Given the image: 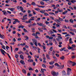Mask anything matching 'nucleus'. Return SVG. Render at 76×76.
I'll list each match as a JSON object with an SVG mask.
<instances>
[{
	"label": "nucleus",
	"instance_id": "nucleus-58",
	"mask_svg": "<svg viewBox=\"0 0 76 76\" xmlns=\"http://www.w3.org/2000/svg\"><path fill=\"white\" fill-rule=\"evenodd\" d=\"M64 21L65 22H69V20H67L65 19Z\"/></svg>",
	"mask_w": 76,
	"mask_h": 76
},
{
	"label": "nucleus",
	"instance_id": "nucleus-40",
	"mask_svg": "<svg viewBox=\"0 0 76 76\" xmlns=\"http://www.w3.org/2000/svg\"><path fill=\"white\" fill-rule=\"evenodd\" d=\"M58 38L59 39H62V37H61L58 36Z\"/></svg>",
	"mask_w": 76,
	"mask_h": 76
},
{
	"label": "nucleus",
	"instance_id": "nucleus-24",
	"mask_svg": "<svg viewBox=\"0 0 76 76\" xmlns=\"http://www.w3.org/2000/svg\"><path fill=\"white\" fill-rule=\"evenodd\" d=\"M20 8L22 12H23V8L22 7V6L20 7Z\"/></svg>",
	"mask_w": 76,
	"mask_h": 76
},
{
	"label": "nucleus",
	"instance_id": "nucleus-44",
	"mask_svg": "<svg viewBox=\"0 0 76 76\" xmlns=\"http://www.w3.org/2000/svg\"><path fill=\"white\" fill-rule=\"evenodd\" d=\"M22 72L24 73H26V71L25 69H23L22 70Z\"/></svg>",
	"mask_w": 76,
	"mask_h": 76
},
{
	"label": "nucleus",
	"instance_id": "nucleus-50",
	"mask_svg": "<svg viewBox=\"0 0 76 76\" xmlns=\"http://www.w3.org/2000/svg\"><path fill=\"white\" fill-rule=\"evenodd\" d=\"M49 39H53V37H49Z\"/></svg>",
	"mask_w": 76,
	"mask_h": 76
},
{
	"label": "nucleus",
	"instance_id": "nucleus-61",
	"mask_svg": "<svg viewBox=\"0 0 76 76\" xmlns=\"http://www.w3.org/2000/svg\"><path fill=\"white\" fill-rule=\"evenodd\" d=\"M9 48V46H6V49H7V50H8V49Z\"/></svg>",
	"mask_w": 76,
	"mask_h": 76
},
{
	"label": "nucleus",
	"instance_id": "nucleus-29",
	"mask_svg": "<svg viewBox=\"0 0 76 76\" xmlns=\"http://www.w3.org/2000/svg\"><path fill=\"white\" fill-rule=\"evenodd\" d=\"M69 33L70 34H71V35H75V33L72 32L70 31Z\"/></svg>",
	"mask_w": 76,
	"mask_h": 76
},
{
	"label": "nucleus",
	"instance_id": "nucleus-51",
	"mask_svg": "<svg viewBox=\"0 0 76 76\" xmlns=\"http://www.w3.org/2000/svg\"><path fill=\"white\" fill-rule=\"evenodd\" d=\"M9 1H10V0H7V1H6L5 2L6 3H9Z\"/></svg>",
	"mask_w": 76,
	"mask_h": 76
},
{
	"label": "nucleus",
	"instance_id": "nucleus-20",
	"mask_svg": "<svg viewBox=\"0 0 76 76\" xmlns=\"http://www.w3.org/2000/svg\"><path fill=\"white\" fill-rule=\"evenodd\" d=\"M37 24L39 25V26H42L43 24L42 23H37Z\"/></svg>",
	"mask_w": 76,
	"mask_h": 76
},
{
	"label": "nucleus",
	"instance_id": "nucleus-49",
	"mask_svg": "<svg viewBox=\"0 0 76 76\" xmlns=\"http://www.w3.org/2000/svg\"><path fill=\"white\" fill-rule=\"evenodd\" d=\"M49 13L50 15H55L54 13H53V12H50Z\"/></svg>",
	"mask_w": 76,
	"mask_h": 76
},
{
	"label": "nucleus",
	"instance_id": "nucleus-54",
	"mask_svg": "<svg viewBox=\"0 0 76 76\" xmlns=\"http://www.w3.org/2000/svg\"><path fill=\"white\" fill-rule=\"evenodd\" d=\"M72 58H76V56H73L72 57Z\"/></svg>",
	"mask_w": 76,
	"mask_h": 76
},
{
	"label": "nucleus",
	"instance_id": "nucleus-53",
	"mask_svg": "<svg viewBox=\"0 0 76 76\" xmlns=\"http://www.w3.org/2000/svg\"><path fill=\"white\" fill-rule=\"evenodd\" d=\"M53 67H54L53 66H49V68L50 69H53Z\"/></svg>",
	"mask_w": 76,
	"mask_h": 76
},
{
	"label": "nucleus",
	"instance_id": "nucleus-37",
	"mask_svg": "<svg viewBox=\"0 0 76 76\" xmlns=\"http://www.w3.org/2000/svg\"><path fill=\"white\" fill-rule=\"evenodd\" d=\"M67 11H65L64 12H63V13L64 15H66V14L67 13Z\"/></svg>",
	"mask_w": 76,
	"mask_h": 76
},
{
	"label": "nucleus",
	"instance_id": "nucleus-19",
	"mask_svg": "<svg viewBox=\"0 0 76 76\" xmlns=\"http://www.w3.org/2000/svg\"><path fill=\"white\" fill-rule=\"evenodd\" d=\"M69 22L71 23H73V20L72 19H70L69 20Z\"/></svg>",
	"mask_w": 76,
	"mask_h": 76
},
{
	"label": "nucleus",
	"instance_id": "nucleus-8",
	"mask_svg": "<svg viewBox=\"0 0 76 76\" xmlns=\"http://www.w3.org/2000/svg\"><path fill=\"white\" fill-rule=\"evenodd\" d=\"M20 63H21L22 64H23V65H25V62H24V61L21 60L20 61Z\"/></svg>",
	"mask_w": 76,
	"mask_h": 76
},
{
	"label": "nucleus",
	"instance_id": "nucleus-35",
	"mask_svg": "<svg viewBox=\"0 0 76 76\" xmlns=\"http://www.w3.org/2000/svg\"><path fill=\"white\" fill-rule=\"evenodd\" d=\"M69 39V37H67L65 38V41H67Z\"/></svg>",
	"mask_w": 76,
	"mask_h": 76
},
{
	"label": "nucleus",
	"instance_id": "nucleus-9",
	"mask_svg": "<svg viewBox=\"0 0 76 76\" xmlns=\"http://www.w3.org/2000/svg\"><path fill=\"white\" fill-rule=\"evenodd\" d=\"M0 37L1 38H2V39H4L5 37L3 35H1V34L0 33Z\"/></svg>",
	"mask_w": 76,
	"mask_h": 76
},
{
	"label": "nucleus",
	"instance_id": "nucleus-14",
	"mask_svg": "<svg viewBox=\"0 0 76 76\" xmlns=\"http://www.w3.org/2000/svg\"><path fill=\"white\" fill-rule=\"evenodd\" d=\"M25 54H27L28 56V58H29V53H28V50H26V52H25Z\"/></svg>",
	"mask_w": 76,
	"mask_h": 76
},
{
	"label": "nucleus",
	"instance_id": "nucleus-4",
	"mask_svg": "<svg viewBox=\"0 0 76 76\" xmlns=\"http://www.w3.org/2000/svg\"><path fill=\"white\" fill-rule=\"evenodd\" d=\"M0 50L2 54H3V55H4V56H5V54H6V52H5V51H4V50L1 49H0Z\"/></svg>",
	"mask_w": 76,
	"mask_h": 76
},
{
	"label": "nucleus",
	"instance_id": "nucleus-12",
	"mask_svg": "<svg viewBox=\"0 0 76 76\" xmlns=\"http://www.w3.org/2000/svg\"><path fill=\"white\" fill-rule=\"evenodd\" d=\"M68 63L69 64H72L73 63V62H72V61H68Z\"/></svg>",
	"mask_w": 76,
	"mask_h": 76
},
{
	"label": "nucleus",
	"instance_id": "nucleus-1",
	"mask_svg": "<svg viewBox=\"0 0 76 76\" xmlns=\"http://www.w3.org/2000/svg\"><path fill=\"white\" fill-rule=\"evenodd\" d=\"M54 20L55 22H56L57 23H58L59 24H60L59 23H61V22H60V21H61V22H63V21H64V20H63V18H61L60 17H59L58 20L56 19Z\"/></svg>",
	"mask_w": 76,
	"mask_h": 76
},
{
	"label": "nucleus",
	"instance_id": "nucleus-57",
	"mask_svg": "<svg viewBox=\"0 0 76 76\" xmlns=\"http://www.w3.org/2000/svg\"><path fill=\"white\" fill-rule=\"evenodd\" d=\"M42 66L43 67H44L45 68L46 67V66H45V64H42Z\"/></svg>",
	"mask_w": 76,
	"mask_h": 76
},
{
	"label": "nucleus",
	"instance_id": "nucleus-13",
	"mask_svg": "<svg viewBox=\"0 0 76 76\" xmlns=\"http://www.w3.org/2000/svg\"><path fill=\"white\" fill-rule=\"evenodd\" d=\"M20 58H21V59H22V60L24 59V58L23 57V55L22 54H21L20 55Z\"/></svg>",
	"mask_w": 76,
	"mask_h": 76
},
{
	"label": "nucleus",
	"instance_id": "nucleus-25",
	"mask_svg": "<svg viewBox=\"0 0 76 76\" xmlns=\"http://www.w3.org/2000/svg\"><path fill=\"white\" fill-rule=\"evenodd\" d=\"M35 10L36 11H37L38 12H39V10H40V9L39 8H36L35 9Z\"/></svg>",
	"mask_w": 76,
	"mask_h": 76
},
{
	"label": "nucleus",
	"instance_id": "nucleus-32",
	"mask_svg": "<svg viewBox=\"0 0 76 76\" xmlns=\"http://www.w3.org/2000/svg\"><path fill=\"white\" fill-rule=\"evenodd\" d=\"M54 63V61H53V62H49V64L50 65H52V64H53Z\"/></svg>",
	"mask_w": 76,
	"mask_h": 76
},
{
	"label": "nucleus",
	"instance_id": "nucleus-5",
	"mask_svg": "<svg viewBox=\"0 0 76 76\" xmlns=\"http://www.w3.org/2000/svg\"><path fill=\"white\" fill-rule=\"evenodd\" d=\"M71 70H72V69H71L69 68H68L67 69V75H70V72H71Z\"/></svg>",
	"mask_w": 76,
	"mask_h": 76
},
{
	"label": "nucleus",
	"instance_id": "nucleus-41",
	"mask_svg": "<svg viewBox=\"0 0 76 76\" xmlns=\"http://www.w3.org/2000/svg\"><path fill=\"white\" fill-rule=\"evenodd\" d=\"M26 44V43H24L23 44H21V45H22V46H24V45H25Z\"/></svg>",
	"mask_w": 76,
	"mask_h": 76
},
{
	"label": "nucleus",
	"instance_id": "nucleus-36",
	"mask_svg": "<svg viewBox=\"0 0 76 76\" xmlns=\"http://www.w3.org/2000/svg\"><path fill=\"white\" fill-rule=\"evenodd\" d=\"M76 1L75 0H72L71 1V3H75V2H76Z\"/></svg>",
	"mask_w": 76,
	"mask_h": 76
},
{
	"label": "nucleus",
	"instance_id": "nucleus-46",
	"mask_svg": "<svg viewBox=\"0 0 76 76\" xmlns=\"http://www.w3.org/2000/svg\"><path fill=\"white\" fill-rule=\"evenodd\" d=\"M44 15H45V16H49V15H48V13H44Z\"/></svg>",
	"mask_w": 76,
	"mask_h": 76
},
{
	"label": "nucleus",
	"instance_id": "nucleus-45",
	"mask_svg": "<svg viewBox=\"0 0 76 76\" xmlns=\"http://www.w3.org/2000/svg\"><path fill=\"white\" fill-rule=\"evenodd\" d=\"M72 64V66H75V65H76V64L75 63L73 62Z\"/></svg>",
	"mask_w": 76,
	"mask_h": 76
},
{
	"label": "nucleus",
	"instance_id": "nucleus-26",
	"mask_svg": "<svg viewBox=\"0 0 76 76\" xmlns=\"http://www.w3.org/2000/svg\"><path fill=\"white\" fill-rule=\"evenodd\" d=\"M32 20H35L34 19H30L29 21V23H31Z\"/></svg>",
	"mask_w": 76,
	"mask_h": 76
},
{
	"label": "nucleus",
	"instance_id": "nucleus-17",
	"mask_svg": "<svg viewBox=\"0 0 76 76\" xmlns=\"http://www.w3.org/2000/svg\"><path fill=\"white\" fill-rule=\"evenodd\" d=\"M70 31H72V32H76V29H70Z\"/></svg>",
	"mask_w": 76,
	"mask_h": 76
},
{
	"label": "nucleus",
	"instance_id": "nucleus-6",
	"mask_svg": "<svg viewBox=\"0 0 76 76\" xmlns=\"http://www.w3.org/2000/svg\"><path fill=\"white\" fill-rule=\"evenodd\" d=\"M62 76H66V72H65L64 71H62Z\"/></svg>",
	"mask_w": 76,
	"mask_h": 76
},
{
	"label": "nucleus",
	"instance_id": "nucleus-15",
	"mask_svg": "<svg viewBox=\"0 0 76 76\" xmlns=\"http://www.w3.org/2000/svg\"><path fill=\"white\" fill-rule=\"evenodd\" d=\"M44 70L45 71H47V70L45 69H41V71H42V73H44Z\"/></svg>",
	"mask_w": 76,
	"mask_h": 76
},
{
	"label": "nucleus",
	"instance_id": "nucleus-38",
	"mask_svg": "<svg viewBox=\"0 0 76 76\" xmlns=\"http://www.w3.org/2000/svg\"><path fill=\"white\" fill-rule=\"evenodd\" d=\"M29 62H34V60L32 59H31V60L29 59Z\"/></svg>",
	"mask_w": 76,
	"mask_h": 76
},
{
	"label": "nucleus",
	"instance_id": "nucleus-56",
	"mask_svg": "<svg viewBox=\"0 0 76 76\" xmlns=\"http://www.w3.org/2000/svg\"><path fill=\"white\" fill-rule=\"evenodd\" d=\"M14 10H15V8H11V11H13Z\"/></svg>",
	"mask_w": 76,
	"mask_h": 76
},
{
	"label": "nucleus",
	"instance_id": "nucleus-42",
	"mask_svg": "<svg viewBox=\"0 0 76 76\" xmlns=\"http://www.w3.org/2000/svg\"><path fill=\"white\" fill-rule=\"evenodd\" d=\"M1 48H2L4 49V50H5L6 49V48H5V46L4 45H2V46H1Z\"/></svg>",
	"mask_w": 76,
	"mask_h": 76
},
{
	"label": "nucleus",
	"instance_id": "nucleus-18",
	"mask_svg": "<svg viewBox=\"0 0 76 76\" xmlns=\"http://www.w3.org/2000/svg\"><path fill=\"white\" fill-rule=\"evenodd\" d=\"M46 58L48 60H50V58L48 54H46Z\"/></svg>",
	"mask_w": 76,
	"mask_h": 76
},
{
	"label": "nucleus",
	"instance_id": "nucleus-63",
	"mask_svg": "<svg viewBox=\"0 0 76 76\" xmlns=\"http://www.w3.org/2000/svg\"><path fill=\"white\" fill-rule=\"evenodd\" d=\"M40 12L41 13H42L43 14H44V11L42 10L40 11Z\"/></svg>",
	"mask_w": 76,
	"mask_h": 76
},
{
	"label": "nucleus",
	"instance_id": "nucleus-59",
	"mask_svg": "<svg viewBox=\"0 0 76 76\" xmlns=\"http://www.w3.org/2000/svg\"><path fill=\"white\" fill-rule=\"evenodd\" d=\"M32 12H33V14H34V15H36V13L35 12V11H34V10H33Z\"/></svg>",
	"mask_w": 76,
	"mask_h": 76
},
{
	"label": "nucleus",
	"instance_id": "nucleus-21",
	"mask_svg": "<svg viewBox=\"0 0 76 76\" xmlns=\"http://www.w3.org/2000/svg\"><path fill=\"white\" fill-rule=\"evenodd\" d=\"M24 37L26 38V39H25L26 41V40H28V39L29 38V37L27 36H25Z\"/></svg>",
	"mask_w": 76,
	"mask_h": 76
},
{
	"label": "nucleus",
	"instance_id": "nucleus-48",
	"mask_svg": "<svg viewBox=\"0 0 76 76\" xmlns=\"http://www.w3.org/2000/svg\"><path fill=\"white\" fill-rule=\"evenodd\" d=\"M52 54L53 56H54V54H55V52L54 51L52 52Z\"/></svg>",
	"mask_w": 76,
	"mask_h": 76
},
{
	"label": "nucleus",
	"instance_id": "nucleus-2",
	"mask_svg": "<svg viewBox=\"0 0 76 76\" xmlns=\"http://www.w3.org/2000/svg\"><path fill=\"white\" fill-rule=\"evenodd\" d=\"M51 74L53 76H57L58 75V72L56 73V72L54 71H52L51 72Z\"/></svg>",
	"mask_w": 76,
	"mask_h": 76
},
{
	"label": "nucleus",
	"instance_id": "nucleus-31",
	"mask_svg": "<svg viewBox=\"0 0 76 76\" xmlns=\"http://www.w3.org/2000/svg\"><path fill=\"white\" fill-rule=\"evenodd\" d=\"M31 4L32 5H33V6H35V5H36V4L35 3L33 2L31 3Z\"/></svg>",
	"mask_w": 76,
	"mask_h": 76
},
{
	"label": "nucleus",
	"instance_id": "nucleus-30",
	"mask_svg": "<svg viewBox=\"0 0 76 76\" xmlns=\"http://www.w3.org/2000/svg\"><path fill=\"white\" fill-rule=\"evenodd\" d=\"M29 70L30 71H31H31H33L34 70V69L31 67H29Z\"/></svg>",
	"mask_w": 76,
	"mask_h": 76
},
{
	"label": "nucleus",
	"instance_id": "nucleus-16",
	"mask_svg": "<svg viewBox=\"0 0 76 76\" xmlns=\"http://www.w3.org/2000/svg\"><path fill=\"white\" fill-rule=\"evenodd\" d=\"M67 48L68 50H71L72 49V47H70V46L69 45L68 47H67Z\"/></svg>",
	"mask_w": 76,
	"mask_h": 76
},
{
	"label": "nucleus",
	"instance_id": "nucleus-10",
	"mask_svg": "<svg viewBox=\"0 0 76 76\" xmlns=\"http://www.w3.org/2000/svg\"><path fill=\"white\" fill-rule=\"evenodd\" d=\"M2 12H3V14L4 15H7V12H6V10L2 11Z\"/></svg>",
	"mask_w": 76,
	"mask_h": 76
},
{
	"label": "nucleus",
	"instance_id": "nucleus-3",
	"mask_svg": "<svg viewBox=\"0 0 76 76\" xmlns=\"http://www.w3.org/2000/svg\"><path fill=\"white\" fill-rule=\"evenodd\" d=\"M33 44H34L36 46H38L37 45V41L35 39H32Z\"/></svg>",
	"mask_w": 76,
	"mask_h": 76
},
{
	"label": "nucleus",
	"instance_id": "nucleus-33",
	"mask_svg": "<svg viewBox=\"0 0 76 76\" xmlns=\"http://www.w3.org/2000/svg\"><path fill=\"white\" fill-rule=\"evenodd\" d=\"M72 48H76V45H72Z\"/></svg>",
	"mask_w": 76,
	"mask_h": 76
},
{
	"label": "nucleus",
	"instance_id": "nucleus-52",
	"mask_svg": "<svg viewBox=\"0 0 76 76\" xmlns=\"http://www.w3.org/2000/svg\"><path fill=\"white\" fill-rule=\"evenodd\" d=\"M67 28L68 29H72V27L70 26H68L67 27Z\"/></svg>",
	"mask_w": 76,
	"mask_h": 76
},
{
	"label": "nucleus",
	"instance_id": "nucleus-43",
	"mask_svg": "<svg viewBox=\"0 0 76 76\" xmlns=\"http://www.w3.org/2000/svg\"><path fill=\"white\" fill-rule=\"evenodd\" d=\"M45 23L46 24V25H48V24H49L50 23V22H48L47 21H46L45 22Z\"/></svg>",
	"mask_w": 76,
	"mask_h": 76
},
{
	"label": "nucleus",
	"instance_id": "nucleus-11",
	"mask_svg": "<svg viewBox=\"0 0 76 76\" xmlns=\"http://www.w3.org/2000/svg\"><path fill=\"white\" fill-rule=\"evenodd\" d=\"M64 68V65H61L59 66V68H57V69H63Z\"/></svg>",
	"mask_w": 76,
	"mask_h": 76
},
{
	"label": "nucleus",
	"instance_id": "nucleus-27",
	"mask_svg": "<svg viewBox=\"0 0 76 76\" xmlns=\"http://www.w3.org/2000/svg\"><path fill=\"white\" fill-rule=\"evenodd\" d=\"M40 4L42 5H44V2H43V1H40Z\"/></svg>",
	"mask_w": 76,
	"mask_h": 76
},
{
	"label": "nucleus",
	"instance_id": "nucleus-39",
	"mask_svg": "<svg viewBox=\"0 0 76 76\" xmlns=\"http://www.w3.org/2000/svg\"><path fill=\"white\" fill-rule=\"evenodd\" d=\"M55 65L56 66H58V67H59V66H60V65H59V64H58L57 63L55 64Z\"/></svg>",
	"mask_w": 76,
	"mask_h": 76
},
{
	"label": "nucleus",
	"instance_id": "nucleus-64",
	"mask_svg": "<svg viewBox=\"0 0 76 76\" xmlns=\"http://www.w3.org/2000/svg\"><path fill=\"white\" fill-rule=\"evenodd\" d=\"M49 50H50V51H52V50H53V47H51L50 48V49H49Z\"/></svg>",
	"mask_w": 76,
	"mask_h": 76
},
{
	"label": "nucleus",
	"instance_id": "nucleus-28",
	"mask_svg": "<svg viewBox=\"0 0 76 76\" xmlns=\"http://www.w3.org/2000/svg\"><path fill=\"white\" fill-rule=\"evenodd\" d=\"M35 29L34 28H32L31 30L32 31V32H34L35 31Z\"/></svg>",
	"mask_w": 76,
	"mask_h": 76
},
{
	"label": "nucleus",
	"instance_id": "nucleus-60",
	"mask_svg": "<svg viewBox=\"0 0 76 76\" xmlns=\"http://www.w3.org/2000/svg\"><path fill=\"white\" fill-rule=\"evenodd\" d=\"M17 34L18 35V37H20V34H19V33H18Z\"/></svg>",
	"mask_w": 76,
	"mask_h": 76
},
{
	"label": "nucleus",
	"instance_id": "nucleus-55",
	"mask_svg": "<svg viewBox=\"0 0 76 76\" xmlns=\"http://www.w3.org/2000/svg\"><path fill=\"white\" fill-rule=\"evenodd\" d=\"M64 51L65 52H66V53H67L68 51H69V50H64Z\"/></svg>",
	"mask_w": 76,
	"mask_h": 76
},
{
	"label": "nucleus",
	"instance_id": "nucleus-23",
	"mask_svg": "<svg viewBox=\"0 0 76 76\" xmlns=\"http://www.w3.org/2000/svg\"><path fill=\"white\" fill-rule=\"evenodd\" d=\"M60 59L63 60L64 59V56H62L60 58Z\"/></svg>",
	"mask_w": 76,
	"mask_h": 76
},
{
	"label": "nucleus",
	"instance_id": "nucleus-47",
	"mask_svg": "<svg viewBox=\"0 0 76 76\" xmlns=\"http://www.w3.org/2000/svg\"><path fill=\"white\" fill-rule=\"evenodd\" d=\"M63 27L64 28H65V29H67V27H66V26L65 25H63Z\"/></svg>",
	"mask_w": 76,
	"mask_h": 76
},
{
	"label": "nucleus",
	"instance_id": "nucleus-62",
	"mask_svg": "<svg viewBox=\"0 0 76 76\" xmlns=\"http://www.w3.org/2000/svg\"><path fill=\"white\" fill-rule=\"evenodd\" d=\"M18 54H16V55H15V58H18Z\"/></svg>",
	"mask_w": 76,
	"mask_h": 76
},
{
	"label": "nucleus",
	"instance_id": "nucleus-34",
	"mask_svg": "<svg viewBox=\"0 0 76 76\" xmlns=\"http://www.w3.org/2000/svg\"><path fill=\"white\" fill-rule=\"evenodd\" d=\"M39 31L40 32H43V31L41 30V28H38Z\"/></svg>",
	"mask_w": 76,
	"mask_h": 76
},
{
	"label": "nucleus",
	"instance_id": "nucleus-22",
	"mask_svg": "<svg viewBox=\"0 0 76 76\" xmlns=\"http://www.w3.org/2000/svg\"><path fill=\"white\" fill-rule=\"evenodd\" d=\"M65 48H61L60 50V51H64V50H65Z\"/></svg>",
	"mask_w": 76,
	"mask_h": 76
},
{
	"label": "nucleus",
	"instance_id": "nucleus-7",
	"mask_svg": "<svg viewBox=\"0 0 76 76\" xmlns=\"http://www.w3.org/2000/svg\"><path fill=\"white\" fill-rule=\"evenodd\" d=\"M27 16V15H25L23 17V18L22 19V20H25V19H27L26 17Z\"/></svg>",
	"mask_w": 76,
	"mask_h": 76
}]
</instances>
